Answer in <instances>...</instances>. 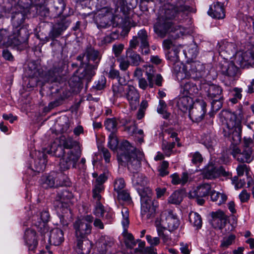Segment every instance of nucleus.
<instances>
[{"label": "nucleus", "instance_id": "nucleus-41", "mask_svg": "<svg viewBox=\"0 0 254 254\" xmlns=\"http://www.w3.org/2000/svg\"><path fill=\"white\" fill-rule=\"evenodd\" d=\"M210 194L211 200L215 202L218 205L224 203L227 199V196L225 194L215 190L211 191Z\"/></svg>", "mask_w": 254, "mask_h": 254}, {"label": "nucleus", "instance_id": "nucleus-27", "mask_svg": "<svg viewBox=\"0 0 254 254\" xmlns=\"http://www.w3.org/2000/svg\"><path fill=\"white\" fill-rule=\"evenodd\" d=\"M193 101L191 97L187 95H179L177 99V105L180 110L186 113L190 111L193 105Z\"/></svg>", "mask_w": 254, "mask_h": 254}, {"label": "nucleus", "instance_id": "nucleus-43", "mask_svg": "<svg viewBox=\"0 0 254 254\" xmlns=\"http://www.w3.org/2000/svg\"><path fill=\"white\" fill-rule=\"evenodd\" d=\"M190 223L197 229H199L202 226V219L200 215L194 212H191L189 214Z\"/></svg>", "mask_w": 254, "mask_h": 254}, {"label": "nucleus", "instance_id": "nucleus-5", "mask_svg": "<svg viewBox=\"0 0 254 254\" xmlns=\"http://www.w3.org/2000/svg\"><path fill=\"white\" fill-rule=\"evenodd\" d=\"M189 9V6L182 5L179 8L172 7L165 10L163 16L158 19V21L154 26L155 32L161 37H164L171 28L172 22V19L174 18L177 12L184 11Z\"/></svg>", "mask_w": 254, "mask_h": 254}, {"label": "nucleus", "instance_id": "nucleus-36", "mask_svg": "<svg viewBox=\"0 0 254 254\" xmlns=\"http://www.w3.org/2000/svg\"><path fill=\"white\" fill-rule=\"evenodd\" d=\"M133 175L132 178V182L133 185L136 188L137 190H142L147 185V178L142 174L137 172L133 173Z\"/></svg>", "mask_w": 254, "mask_h": 254}, {"label": "nucleus", "instance_id": "nucleus-60", "mask_svg": "<svg viewBox=\"0 0 254 254\" xmlns=\"http://www.w3.org/2000/svg\"><path fill=\"white\" fill-rule=\"evenodd\" d=\"M117 62L119 63V67L121 70L126 71L129 65V62L124 57H121L117 59Z\"/></svg>", "mask_w": 254, "mask_h": 254}, {"label": "nucleus", "instance_id": "nucleus-49", "mask_svg": "<svg viewBox=\"0 0 254 254\" xmlns=\"http://www.w3.org/2000/svg\"><path fill=\"white\" fill-rule=\"evenodd\" d=\"M126 187V182L123 178H117L114 182V190L116 192L123 190Z\"/></svg>", "mask_w": 254, "mask_h": 254}, {"label": "nucleus", "instance_id": "nucleus-11", "mask_svg": "<svg viewBox=\"0 0 254 254\" xmlns=\"http://www.w3.org/2000/svg\"><path fill=\"white\" fill-rule=\"evenodd\" d=\"M70 22L68 21H62L56 24L49 33V38L53 41L51 43L52 47H55L56 50L62 49V45L60 41L55 39L59 37L62 33L68 27Z\"/></svg>", "mask_w": 254, "mask_h": 254}, {"label": "nucleus", "instance_id": "nucleus-56", "mask_svg": "<svg viewBox=\"0 0 254 254\" xmlns=\"http://www.w3.org/2000/svg\"><path fill=\"white\" fill-rule=\"evenodd\" d=\"M118 194V198L119 200H122L125 201H129L131 200V197L129 193L127 190H121L117 192Z\"/></svg>", "mask_w": 254, "mask_h": 254}, {"label": "nucleus", "instance_id": "nucleus-59", "mask_svg": "<svg viewBox=\"0 0 254 254\" xmlns=\"http://www.w3.org/2000/svg\"><path fill=\"white\" fill-rule=\"evenodd\" d=\"M104 190V187L95 186L92 190L93 197L97 201H100L101 198L100 193Z\"/></svg>", "mask_w": 254, "mask_h": 254}, {"label": "nucleus", "instance_id": "nucleus-47", "mask_svg": "<svg viewBox=\"0 0 254 254\" xmlns=\"http://www.w3.org/2000/svg\"><path fill=\"white\" fill-rule=\"evenodd\" d=\"M182 200V195L179 191H174L168 199L169 203L174 204H179Z\"/></svg>", "mask_w": 254, "mask_h": 254}, {"label": "nucleus", "instance_id": "nucleus-51", "mask_svg": "<svg viewBox=\"0 0 254 254\" xmlns=\"http://www.w3.org/2000/svg\"><path fill=\"white\" fill-rule=\"evenodd\" d=\"M109 77L113 79H117L119 83L120 84H126V80L124 78L121 77L120 76V72L119 70L111 68L109 73Z\"/></svg>", "mask_w": 254, "mask_h": 254}, {"label": "nucleus", "instance_id": "nucleus-23", "mask_svg": "<svg viewBox=\"0 0 254 254\" xmlns=\"http://www.w3.org/2000/svg\"><path fill=\"white\" fill-rule=\"evenodd\" d=\"M62 175L61 173L51 172L48 175L43 176L41 179L42 187L44 188L48 189L55 186L68 185V184H61L58 183V180H56L57 178Z\"/></svg>", "mask_w": 254, "mask_h": 254}, {"label": "nucleus", "instance_id": "nucleus-24", "mask_svg": "<svg viewBox=\"0 0 254 254\" xmlns=\"http://www.w3.org/2000/svg\"><path fill=\"white\" fill-rule=\"evenodd\" d=\"M114 244L113 238L107 236H101L96 243L98 252L104 254Z\"/></svg>", "mask_w": 254, "mask_h": 254}, {"label": "nucleus", "instance_id": "nucleus-46", "mask_svg": "<svg viewBox=\"0 0 254 254\" xmlns=\"http://www.w3.org/2000/svg\"><path fill=\"white\" fill-rule=\"evenodd\" d=\"M186 31L187 30L184 27L180 25H174L172 23L171 28L167 33H175V35H172V36L175 37V38H178L185 34Z\"/></svg>", "mask_w": 254, "mask_h": 254}, {"label": "nucleus", "instance_id": "nucleus-42", "mask_svg": "<svg viewBox=\"0 0 254 254\" xmlns=\"http://www.w3.org/2000/svg\"><path fill=\"white\" fill-rule=\"evenodd\" d=\"M124 84L113 85L112 91L113 92V98L114 100L117 99L125 97L126 88L123 86Z\"/></svg>", "mask_w": 254, "mask_h": 254}, {"label": "nucleus", "instance_id": "nucleus-20", "mask_svg": "<svg viewBox=\"0 0 254 254\" xmlns=\"http://www.w3.org/2000/svg\"><path fill=\"white\" fill-rule=\"evenodd\" d=\"M24 240L28 248L29 254H35L38 245L36 230L33 229H27L24 234Z\"/></svg>", "mask_w": 254, "mask_h": 254}, {"label": "nucleus", "instance_id": "nucleus-52", "mask_svg": "<svg viewBox=\"0 0 254 254\" xmlns=\"http://www.w3.org/2000/svg\"><path fill=\"white\" fill-rule=\"evenodd\" d=\"M118 33L116 32H113L111 33L110 35L106 36L102 39H101V44L106 45L110 43L114 40H115L116 39H117L118 38Z\"/></svg>", "mask_w": 254, "mask_h": 254}, {"label": "nucleus", "instance_id": "nucleus-55", "mask_svg": "<svg viewBox=\"0 0 254 254\" xmlns=\"http://www.w3.org/2000/svg\"><path fill=\"white\" fill-rule=\"evenodd\" d=\"M236 239V236L234 235L231 234L227 237H225L221 241V246L223 248H227L232 245Z\"/></svg>", "mask_w": 254, "mask_h": 254}, {"label": "nucleus", "instance_id": "nucleus-1", "mask_svg": "<svg viewBox=\"0 0 254 254\" xmlns=\"http://www.w3.org/2000/svg\"><path fill=\"white\" fill-rule=\"evenodd\" d=\"M181 46L175 47L173 52L169 53L168 59L170 64L173 65V72L177 79L181 83L189 80L198 79L200 76V72L197 69L196 63H192L188 65L182 64L179 60V50Z\"/></svg>", "mask_w": 254, "mask_h": 254}, {"label": "nucleus", "instance_id": "nucleus-30", "mask_svg": "<svg viewBox=\"0 0 254 254\" xmlns=\"http://www.w3.org/2000/svg\"><path fill=\"white\" fill-rule=\"evenodd\" d=\"M211 187L208 183L202 184L189 192L190 197H205L210 194Z\"/></svg>", "mask_w": 254, "mask_h": 254}, {"label": "nucleus", "instance_id": "nucleus-38", "mask_svg": "<svg viewBox=\"0 0 254 254\" xmlns=\"http://www.w3.org/2000/svg\"><path fill=\"white\" fill-rule=\"evenodd\" d=\"M55 92L59 95L56 99L49 103V107L50 109L54 108L62 104L64 99L67 96V94L64 93L63 88H56Z\"/></svg>", "mask_w": 254, "mask_h": 254}, {"label": "nucleus", "instance_id": "nucleus-26", "mask_svg": "<svg viewBox=\"0 0 254 254\" xmlns=\"http://www.w3.org/2000/svg\"><path fill=\"white\" fill-rule=\"evenodd\" d=\"M146 75L147 76L148 83L144 78L138 79V86L141 89L143 90H146L148 87H149V88L154 87V74L152 67L148 66V69L146 72Z\"/></svg>", "mask_w": 254, "mask_h": 254}, {"label": "nucleus", "instance_id": "nucleus-32", "mask_svg": "<svg viewBox=\"0 0 254 254\" xmlns=\"http://www.w3.org/2000/svg\"><path fill=\"white\" fill-rule=\"evenodd\" d=\"M198 89L196 85L189 80L180 83L181 95L190 96L197 93Z\"/></svg>", "mask_w": 254, "mask_h": 254}, {"label": "nucleus", "instance_id": "nucleus-28", "mask_svg": "<svg viewBox=\"0 0 254 254\" xmlns=\"http://www.w3.org/2000/svg\"><path fill=\"white\" fill-rule=\"evenodd\" d=\"M220 68L222 74L230 77H234L238 71L237 66L232 62L224 61L220 64Z\"/></svg>", "mask_w": 254, "mask_h": 254}, {"label": "nucleus", "instance_id": "nucleus-7", "mask_svg": "<svg viewBox=\"0 0 254 254\" xmlns=\"http://www.w3.org/2000/svg\"><path fill=\"white\" fill-rule=\"evenodd\" d=\"M29 33L26 28L24 27H15L12 34L8 37L9 44L14 47L21 46L20 50L25 48L27 46Z\"/></svg>", "mask_w": 254, "mask_h": 254}, {"label": "nucleus", "instance_id": "nucleus-18", "mask_svg": "<svg viewBox=\"0 0 254 254\" xmlns=\"http://www.w3.org/2000/svg\"><path fill=\"white\" fill-rule=\"evenodd\" d=\"M163 214H164L166 217L164 225L166 230H168L170 232L177 230L180 226V222L176 213L171 209H167Z\"/></svg>", "mask_w": 254, "mask_h": 254}, {"label": "nucleus", "instance_id": "nucleus-48", "mask_svg": "<svg viewBox=\"0 0 254 254\" xmlns=\"http://www.w3.org/2000/svg\"><path fill=\"white\" fill-rule=\"evenodd\" d=\"M62 72V69L61 67L56 66H54L51 69H50L48 71V74L51 77L52 81H53L55 82L58 80L59 78H60V74Z\"/></svg>", "mask_w": 254, "mask_h": 254}, {"label": "nucleus", "instance_id": "nucleus-35", "mask_svg": "<svg viewBox=\"0 0 254 254\" xmlns=\"http://www.w3.org/2000/svg\"><path fill=\"white\" fill-rule=\"evenodd\" d=\"M76 241V250L78 254H89L91 249V242L88 239Z\"/></svg>", "mask_w": 254, "mask_h": 254}, {"label": "nucleus", "instance_id": "nucleus-16", "mask_svg": "<svg viewBox=\"0 0 254 254\" xmlns=\"http://www.w3.org/2000/svg\"><path fill=\"white\" fill-rule=\"evenodd\" d=\"M75 240L88 239L87 237L91 233L92 226L78 220L73 223Z\"/></svg>", "mask_w": 254, "mask_h": 254}, {"label": "nucleus", "instance_id": "nucleus-2", "mask_svg": "<svg viewBox=\"0 0 254 254\" xmlns=\"http://www.w3.org/2000/svg\"><path fill=\"white\" fill-rule=\"evenodd\" d=\"M219 116L221 121L226 126L223 130L224 136L231 137V134H233L234 142L237 143L241 142V120L243 117L242 108L239 107L235 112L223 110Z\"/></svg>", "mask_w": 254, "mask_h": 254}, {"label": "nucleus", "instance_id": "nucleus-63", "mask_svg": "<svg viewBox=\"0 0 254 254\" xmlns=\"http://www.w3.org/2000/svg\"><path fill=\"white\" fill-rule=\"evenodd\" d=\"M99 151L103 156L106 163H109L111 155L108 149L105 147H102L99 149Z\"/></svg>", "mask_w": 254, "mask_h": 254}, {"label": "nucleus", "instance_id": "nucleus-25", "mask_svg": "<svg viewBox=\"0 0 254 254\" xmlns=\"http://www.w3.org/2000/svg\"><path fill=\"white\" fill-rule=\"evenodd\" d=\"M211 216L212 224L215 228L221 229L225 226L228 217L223 211L218 210L212 212Z\"/></svg>", "mask_w": 254, "mask_h": 254}, {"label": "nucleus", "instance_id": "nucleus-21", "mask_svg": "<svg viewBox=\"0 0 254 254\" xmlns=\"http://www.w3.org/2000/svg\"><path fill=\"white\" fill-rule=\"evenodd\" d=\"M49 8H45L49 15L51 13V16L56 17L60 16L64 12L65 4L63 0H49Z\"/></svg>", "mask_w": 254, "mask_h": 254}, {"label": "nucleus", "instance_id": "nucleus-29", "mask_svg": "<svg viewBox=\"0 0 254 254\" xmlns=\"http://www.w3.org/2000/svg\"><path fill=\"white\" fill-rule=\"evenodd\" d=\"M234 58V64L242 68L249 67L251 64L252 57L247 53L236 52Z\"/></svg>", "mask_w": 254, "mask_h": 254}, {"label": "nucleus", "instance_id": "nucleus-40", "mask_svg": "<svg viewBox=\"0 0 254 254\" xmlns=\"http://www.w3.org/2000/svg\"><path fill=\"white\" fill-rule=\"evenodd\" d=\"M207 96L211 99L223 97L222 88L216 85H211L207 90Z\"/></svg>", "mask_w": 254, "mask_h": 254}, {"label": "nucleus", "instance_id": "nucleus-61", "mask_svg": "<svg viewBox=\"0 0 254 254\" xmlns=\"http://www.w3.org/2000/svg\"><path fill=\"white\" fill-rule=\"evenodd\" d=\"M146 239L147 242L149 244H150V246L155 247L157 246L160 243V238L157 237H152L151 236L149 235H147L146 236Z\"/></svg>", "mask_w": 254, "mask_h": 254}, {"label": "nucleus", "instance_id": "nucleus-12", "mask_svg": "<svg viewBox=\"0 0 254 254\" xmlns=\"http://www.w3.org/2000/svg\"><path fill=\"white\" fill-rule=\"evenodd\" d=\"M111 13L107 7L102 8L95 15L94 21L99 29H106L111 25Z\"/></svg>", "mask_w": 254, "mask_h": 254}, {"label": "nucleus", "instance_id": "nucleus-39", "mask_svg": "<svg viewBox=\"0 0 254 254\" xmlns=\"http://www.w3.org/2000/svg\"><path fill=\"white\" fill-rule=\"evenodd\" d=\"M203 177L207 179H212L218 177L219 173L218 170L214 165L212 164H208L205 166L202 171Z\"/></svg>", "mask_w": 254, "mask_h": 254}, {"label": "nucleus", "instance_id": "nucleus-17", "mask_svg": "<svg viewBox=\"0 0 254 254\" xmlns=\"http://www.w3.org/2000/svg\"><path fill=\"white\" fill-rule=\"evenodd\" d=\"M93 76L92 71H88L85 69L80 67L77 70L76 74H74L69 80L68 83L70 86L74 87L78 86L81 80H85L89 82Z\"/></svg>", "mask_w": 254, "mask_h": 254}, {"label": "nucleus", "instance_id": "nucleus-31", "mask_svg": "<svg viewBox=\"0 0 254 254\" xmlns=\"http://www.w3.org/2000/svg\"><path fill=\"white\" fill-rule=\"evenodd\" d=\"M139 43H140V45L149 43L147 33L144 29L139 30L137 33V36H134L130 41V47L132 49H136L137 46Z\"/></svg>", "mask_w": 254, "mask_h": 254}, {"label": "nucleus", "instance_id": "nucleus-37", "mask_svg": "<svg viewBox=\"0 0 254 254\" xmlns=\"http://www.w3.org/2000/svg\"><path fill=\"white\" fill-rule=\"evenodd\" d=\"M131 49L130 47L127 51V57L131 65L138 66L141 63H143L144 61L138 54Z\"/></svg>", "mask_w": 254, "mask_h": 254}, {"label": "nucleus", "instance_id": "nucleus-58", "mask_svg": "<svg viewBox=\"0 0 254 254\" xmlns=\"http://www.w3.org/2000/svg\"><path fill=\"white\" fill-rule=\"evenodd\" d=\"M105 210L103 205L100 201L96 202L94 210V214L97 217H104Z\"/></svg>", "mask_w": 254, "mask_h": 254}, {"label": "nucleus", "instance_id": "nucleus-54", "mask_svg": "<svg viewBox=\"0 0 254 254\" xmlns=\"http://www.w3.org/2000/svg\"><path fill=\"white\" fill-rule=\"evenodd\" d=\"M29 70L30 71L29 73V76L31 77L30 81H32L34 80L35 82H37L38 81L37 78L41 76V72L40 70L36 67H34L33 69L29 67Z\"/></svg>", "mask_w": 254, "mask_h": 254}, {"label": "nucleus", "instance_id": "nucleus-8", "mask_svg": "<svg viewBox=\"0 0 254 254\" xmlns=\"http://www.w3.org/2000/svg\"><path fill=\"white\" fill-rule=\"evenodd\" d=\"M77 142L74 140L70 137H65L62 135L60 137L59 143L57 145L55 144L51 146L50 151L53 154V155L61 157L64 152H66L65 149L68 150H75L74 147L77 145Z\"/></svg>", "mask_w": 254, "mask_h": 254}, {"label": "nucleus", "instance_id": "nucleus-9", "mask_svg": "<svg viewBox=\"0 0 254 254\" xmlns=\"http://www.w3.org/2000/svg\"><path fill=\"white\" fill-rule=\"evenodd\" d=\"M80 153L76 150H67L62 155L60 162V168L62 171H66L70 168H75Z\"/></svg>", "mask_w": 254, "mask_h": 254}, {"label": "nucleus", "instance_id": "nucleus-3", "mask_svg": "<svg viewBox=\"0 0 254 254\" xmlns=\"http://www.w3.org/2000/svg\"><path fill=\"white\" fill-rule=\"evenodd\" d=\"M121 148L124 152L118 155L119 164L122 166L127 165L131 172L137 171L141 167V162L144 158L143 153L131 146L127 140L122 142Z\"/></svg>", "mask_w": 254, "mask_h": 254}, {"label": "nucleus", "instance_id": "nucleus-34", "mask_svg": "<svg viewBox=\"0 0 254 254\" xmlns=\"http://www.w3.org/2000/svg\"><path fill=\"white\" fill-rule=\"evenodd\" d=\"M64 241V232L59 228L52 229L50 232L49 242L55 246L61 245Z\"/></svg>", "mask_w": 254, "mask_h": 254}, {"label": "nucleus", "instance_id": "nucleus-6", "mask_svg": "<svg viewBox=\"0 0 254 254\" xmlns=\"http://www.w3.org/2000/svg\"><path fill=\"white\" fill-rule=\"evenodd\" d=\"M76 59L80 62L79 66L88 71H92L93 76L95 70L97 68L101 57L99 52L91 47H88L83 54L78 55Z\"/></svg>", "mask_w": 254, "mask_h": 254}, {"label": "nucleus", "instance_id": "nucleus-22", "mask_svg": "<svg viewBox=\"0 0 254 254\" xmlns=\"http://www.w3.org/2000/svg\"><path fill=\"white\" fill-rule=\"evenodd\" d=\"M50 219V214L48 211L44 210L41 212L39 215H34L32 217V224L35 226L38 231H41L42 229L45 226V223Z\"/></svg>", "mask_w": 254, "mask_h": 254}, {"label": "nucleus", "instance_id": "nucleus-33", "mask_svg": "<svg viewBox=\"0 0 254 254\" xmlns=\"http://www.w3.org/2000/svg\"><path fill=\"white\" fill-rule=\"evenodd\" d=\"M208 14L215 18H224L225 16V14L223 4L220 2L214 3L213 6H211L210 7L208 11Z\"/></svg>", "mask_w": 254, "mask_h": 254}, {"label": "nucleus", "instance_id": "nucleus-45", "mask_svg": "<svg viewBox=\"0 0 254 254\" xmlns=\"http://www.w3.org/2000/svg\"><path fill=\"white\" fill-rule=\"evenodd\" d=\"M124 242L127 247L132 249L136 246V242L132 235L127 231L123 232Z\"/></svg>", "mask_w": 254, "mask_h": 254}, {"label": "nucleus", "instance_id": "nucleus-50", "mask_svg": "<svg viewBox=\"0 0 254 254\" xmlns=\"http://www.w3.org/2000/svg\"><path fill=\"white\" fill-rule=\"evenodd\" d=\"M122 214L123 216V220L122 224L124 229V231H127V228L128 227L129 225V219H128V210L127 208L124 207L122 210Z\"/></svg>", "mask_w": 254, "mask_h": 254}, {"label": "nucleus", "instance_id": "nucleus-15", "mask_svg": "<svg viewBox=\"0 0 254 254\" xmlns=\"http://www.w3.org/2000/svg\"><path fill=\"white\" fill-rule=\"evenodd\" d=\"M206 103L201 100L197 102L194 107L189 111V117L194 122H199L204 118L206 112Z\"/></svg>", "mask_w": 254, "mask_h": 254}, {"label": "nucleus", "instance_id": "nucleus-57", "mask_svg": "<svg viewBox=\"0 0 254 254\" xmlns=\"http://www.w3.org/2000/svg\"><path fill=\"white\" fill-rule=\"evenodd\" d=\"M169 166V163L167 161H163L161 165L158 168L159 175L161 177H164L169 174V172L167 170Z\"/></svg>", "mask_w": 254, "mask_h": 254}, {"label": "nucleus", "instance_id": "nucleus-4", "mask_svg": "<svg viewBox=\"0 0 254 254\" xmlns=\"http://www.w3.org/2000/svg\"><path fill=\"white\" fill-rule=\"evenodd\" d=\"M230 139L231 144L230 146V149L231 150V154L233 157L238 161L241 162L250 163L253 158L252 157L254 146V142L251 137H244L243 139V147L240 149L237 145L240 142L235 143L233 140V134H231V137H228Z\"/></svg>", "mask_w": 254, "mask_h": 254}, {"label": "nucleus", "instance_id": "nucleus-10", "mask_svg": "<svg viewBox=\"0 0 254 254\" xmlns=\"http://www.w3.org/2000/svg\"><path fill=\"white\" fill-rule=\"evenodd\" d=\"M157 206V202L152 200L149 196H141V214L143 218L149 219L154 217Z\"/></svg>", "mask_w": 254, "mask_h": 254}, {"label": "nucleus", "instance_id": "nucleus-64", "mask_svg": "<svg viewBox=\"0 0 254 254\" xmlns=\"http://www.w3.org/2000/svg\"><path fill=\"white\" fill-rule=\"evenodd\" d=\"M240 201L242 203L247 202L250 198V193L246 190H243L239 195Z\"/></svg>", "mask_w": 254, "mask_h": 254}, {"label": "nucleus", "instance_id": "nucleus-14", "mask_svg": "<svg viewBox=\"0 0 254 254\" xmlns=\"http://www.w3.org/2000/svg\"><path fill=\"white\" fill-rule=\"evenodd\" d=\"M217 47L220 56L225 60H228L237 52L236 44L225 40L218 42Z\"/></svg>", "mask_w": 254, "mask_h": 254}, {"label": "nucleus", "instance_id": "nucleus-44", "mask_svg": "<svg viewBox=\"0 0 254 254\" xmlns=\"http://www.w3.org/2000/svg\"><path fill=\"white\" fill-rule=\"evenodd\" d=\"M117 121L116 118H108L104 122L105 128L111 133H114L117 130Z\"/></svg>", "mask_w": 254, "mask_h": 254}, {"label": "nucleus", "instance_id": "nucleus-13", "mask_svg": "<svg viewBox=\"0 0 254 254\" xmlns=\"http://www.w3.org/2000/svg\"><path fill=\"white\" fill-rule=\"evenodd\" d=\"M73 197V195L71 191L66 189L59 190L55 198L54 205L55 207L67 208L69 204L72 203Z\"/></svg>", "mask_w": 254, "mask_h": 254}, {"label": "nucleus", "instance_id": "nucleus-62", "mask_svg": "<svg viewBox=\"0 0 254 254\" xmlns=\"http://www.w3.org/2000/svg\"><path fill=\"white\" fill-rule=\"evenodd\" d=\"M117 146V141L114 137V134L111 133L109 136L108 146L112 150L116 148Z\"/></svg>", "mask_w": 254, "mask_h": 254}, {"label": "nucleus", "instance_id": "nucleus-19", "mask_svg": "<svg viewBox=\"0 0 254 254\" xmlns=\"http://www.w3.org/2000/svg\"><path fill=\"white\" fill-rule=\"evenodd\" d=\"M125 97L132 110H136L139 105L140 95L138 91L132 85H128L126 88Z\"/></svg>", "mask_w": 254, "mask_h": 254}, {"label": "nucleus", "instance_id": "nucleus-53", "mask_svg": "<svg viewBox=\"0 0 254 254\" xmlns=\"http://www.w3.org/2000/svg\"><path fill=\"white\" fill-rule=\"evenodd\" d=\"M211 109L212 111L217 112L222 107L223 102V97L216 99H212Z\"/></svg>", "mask_w": 254, "mask_h": 254}]
</instances>
